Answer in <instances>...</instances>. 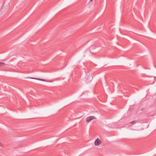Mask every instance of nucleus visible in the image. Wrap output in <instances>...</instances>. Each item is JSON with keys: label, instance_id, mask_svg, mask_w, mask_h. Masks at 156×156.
<instances>
[{"label": "nucleus", "instance_id": "nucleus-1", "mask_svg": "<svg viewBox=\"0 0 156 156\" xmlns=\"http://www.w3.org/2000/svg\"><path fill=\"white\" fill-rule=\"evenodd\" d=\"M86 81L87 83H89L93 79V77L91 74L86 75L85 76Z\"/></svg>", "mask_w": 156, "mask_h": 156}, {"label": "nucleus", "instance_id": "nucleus-4", "mask_svg": "<svg viewBox=\"0 0 156 156\" xmlns=\"http://www.w3.org/2000/svg\"><path fill=\"white\" fill-rule=\"evenodd\" d=\"M30 78L31 79H36L37 80H42V81H44V80L40 79V78Z\"/></svg>", "mask_w": 156, "mask_h": 156}, {"label": "nucleus", "instance_id": "nucleus-3", "mask_svg": "<svg viewBox=\"0 0 156 156\" xmlns=\"http://www.w3.org/2000/svg\"><path fill=\"white\" fill-rule=\"evenodd\" d=\"M101 141L98 138H97L95 141L94 144L95 146H98L101 143Z\"/></svg>", "mask_w": 156, "mask_h": 156}, {"label": "nucleus", "instance_id": "nucleus-5", "mask_svg": "<svg viewBox=\"0 0 156 156\" xmlns=\"http://www.w3.org/2000/svg\"><path fill=\"white\" fill-rule=\"evenodd\" d=\"M137 122V121H134L131 122H130V123L132 124H134L136 123Z\"/></svg>", "mask_w": 156, "mask_h": 156}, {"label": "nucleus", "instance_id": "nucleus-7", "mask_svg": "<svg viewBox=\"0 0 156 156\" xmlns=\"http://www.w3.org/2000/svg\"><path fill=\"white\" fill-rule=\"evenodd\" d=\"M90 1H93V0H90Z\"/></svg>", "mask_w": 156, "mask_h": 156}, {"label": "nucleus", "instance_id": "nucleus-6", "mask_svg": "<svg viewBox=\"0 0 156 156\" xmlns=\"http://www.w3.org/2000/svg\"><path fill=\"white\" fill-rule=\"evenodd\" d=\"M4 63H2V62H0V66H4Z\"/></svg>", "mask_w": 156, "mask_h": 156}, {"label": "nucleus", "instance_id": "nucleus-2", "mask_svg": "<svg viewBox=\"0 0 156 156\" xmlns=\"http://www.w3.org/2000/svg\"><path fill=\"white\" fill-rule=\"evenodd\" d=\"M95 119V118L94 116H90L87 117L86 118V122L88 123L91 120Z\"/></svg>", "mask_w": 156, "mask_h": 156}]
</instances>
